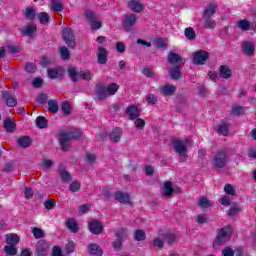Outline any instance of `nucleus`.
<instances>
[{"label": "nucleus", "instance_id": "obj_47", "mask_svg": "<svg viewBox=\"0 0 256 256\" xmlns=\"http://www.w3.org/2000/svg\"><path fill=\"white\" fill-rule=\"evenodd\" d=\"M52 9L56 13H60V11H63V3H61L59 0H53Z\"/></svg>", "mask_w": 256, "mask_h": 256}, {"label": "nucleus", "instance_id": "obj_10", "mask_svg": "<svg viewBox=\"0 0 256 256\" xmlns=\"http://www.w3.org/2000/svg\"><path fill=\"white\" fill-rule=\"evenodd\" d=\"M90 233L93 235H101L103 233V223L99 220H93L88 224Z\"/></svg>", "mask_w": 256, "mask_h": 256}, {"label": "nucleus", "instance_id": "obj_62", "mask_svg": "<svg viewBox=\"0 0 256 256\" xmlns=\"http://www.w3.org/2000/svg\"><path fill=\"white\" fill-rule=\"evenodd\" d=\"M146 101L148 105H155L157 104V97L153 94H148L146 97Z\"/></svg>", "mask_w": 256, "mask_h": 256}, {"label": "nucleus", "instance_id": "obj_49", "mask_svg": "<svg viewBox=\"0 0 256 256\" xmlns=\"http://www.w3.org/2000/svg\"><path fill=\"white\" fill-rule=\"evenodd\" d=\"M35 9L33 8H26L25 16L28 21H33L36 17Z\"/></svg>", "mask_w": 256, "mask_h": 256}, {"label": "nucleus", "instance_id": "obj_36", "mask_svg": "<svg viewBox=\"0 0 256 256\" xmlns=\"http://www.w3.org/2000/svg\"><path fill=\"white\" fill-rule=\"evenodd\" d=\"M114 233L117 239H120L121 241H125V239H127V229L125 228L116 229Z\"/></svg>", "mask_w": 256, "mask_h": 256}, {"label": "nucleus", "instance_id": "obj_37", "mask_svg": "<svg viewBox=\"0 0 256 256\" xmlns=\"http://www.w3.org/2000/svg\"><path fill=\"white\" fill-rule=\"evenodd\" d=\"M48 111L50 113H57V111H59V104L57 103V101L55 100H49L48 101Z\"/></svg>", "mask_w": 256, "mask_h": 256}, {"label": "nucleus", "instance_id": "obj_33", "mask_svg": "<svg viewBox=\"0 0 256 256\" xmlns=\"http://www.w3.org/2000/svg\"><path fill=\"white\" fill-rule=\"evenodd\" d=\"M85 17H86L87 21L90 23H92L93 21H99V16L93 10H87L85 12Z\"/></svg>", "mask_w": 256, "mask_h": 256}, {"label": "nucleus", "instance_id": "obj_63", "mask_svg": "<svg viewBox=\"0 0 256 256\" xmlns=\"http://www.w3.org/2000/svg\"><path fill=\"white\" fill-rule=\"evenodd\" d=\"M67 253H75V242L70 241L66 244Z\"/></svg>", "mask_w": 256, "mask_h": 256}, {"label": "nucleus", "instance_id": "obj_23", "mask_svg": "<svg viewBox=\"0 0 256 256\" xmlns=\"http://www.w3.org/2000/svg\"><path fill=\"white\" fill-rule=\"evenodd\" d=\"M37 31V25L32 24L25 26L22 30L21 33L24 35V37H33V34Z\"/></svg>", "mask_w": 256, "mask_h": 256}, {"label": "nucleus", "instance_id": "obj_64", "mask_svg": "<svg viewBox=\"0 0 256 256\" xmlns=\"http://www.w3.org/2000/svg\"><path fill=\"white\" fill-rule=\"evenodd\" d=\"M235 252L230 247H226L222 251V256H234Z\"/></svg>", "mask_w": 256, "mask_h": 256}, {"label": "nucleus", "instance_id": "obj_55", "mask_svg": "<svg viewBox=\"0 0 256 256\" xmlns=\"http://www.w3.org/2000/svg\"><path fill=\"white\" fill-rule=\"evenodd\" d=\"M154 247H158V249H163L165 247V241H163L159 237H155L153 240Z\"/></svg>", "mask_w": 256, "mask_h": 256}, {"label": "nucleus", "instance_id": "obj_4", "mask_svg": "<svg viewBox=\"0 0 256 256\" xmlns=\"http://www.w3.org/2000/svg\"><path fill=\"white\" fill-rule=\"evenodd\" d=\"M62 37L69 49H75V47H77L75 33L71 28H64L62 31Z\"/></svg>", "mask_w": 256, "mask_h": 256}, {"label": "nucleus", "instance_id": "obj_45", "mask_svg": "<svg viewBox=\"0 0 256 256\" xmlns=\"http://www.w3.org/2000/svg\"><path fill=\"white\" fill-rule=\"evenodd\" d=\"M47 73H48V77H50V79H58L60 77L59 69H57V68H49L47 70Z\"/></svg>", "mask_w": 256, "mask_h": 256}, {"label": "nucleus", "instance_id": "obj_40", "mask_svg": "<svg viewBox=\"0 0 256 256\" xmlns=\"http://www.w3.org/2000/svg\"><path fill=\"white\" fill-rule=\"evenodd\" d=\"M37 18L39 19V22L41 23V25H47V23H49V14H47L46 12H40L37 15Z\"/></svg>", "mask_w": 256, "mask_h": 256}, {"label": "nucleus", "instance_id": "obj_48", "mask_svg": "<svg viewBox=\"0 0 256 256\" xmlns=\"http://www.w3.org/2000/svg\"><path fill=\"white\" fill-rule=\"evenodd\" d=\"M70 191L72 193H77L79 191H81V182L79 181H73L70 183Z\"/></svg>", "mask_w": 256, "mask_h": 256}, {"label": "nucleus", "instance_id": "obj_6", "mask_svg": "<svg viewBox=\"0 0 256 256\" xmlns=\"http://www.w3.org/2000/svg\"><path fill=\"white\" fill-rule=\"evenodd\" d=\"M49 249H51V244L46 240H39L35 246V255L37 256H47L49 255Z\"/></svg>", "mask_w": 256, "mask_h": 256}, {"label": "nucleus", "instance_id": "obj_38", "mask_svg": "<svg viewBox=\"0 0 256 256\" xmlns=\"http://www.w3.org/2000/svg\"><path fill=\"white\" fill-rule=\"evenodd\" d=\"M164 241L168 243V245H172V243H175L177 241V235L168 232L164 234Z\"/></svg>", "mask_w": 256, "mask_h": 256}, {"label": "nucleus", "instance_id": "obj_16", "mask_svg": "<svg viewBox=\"0 0 256 256\" xmlns=\"http://www.w3.org/2000/svg\"><path fill=\"white\" fill-rule=\"evenodd\" d=\"M16 143L18 146H20L22 149H27L31 147V137L29 136H21L16 140Z\"/></svg>", "mask_w": 256, "mask_h": 256}, {"label": "nucleus", "instance_id": "obj_61", "mask_svg": "<svg viewBox=\"0 0 256 256\" xmlns=\"http://www.w3.org/2000/svg\"><path fill=\"white\" fill-rule=\"evenodd\" d=\"M155 44L158 49H165L167 47V42L163 38L156 39Z\"/></svg>", "mask_w": 256, "mask_h": 256}, {"label": "nucleus", "instance_id": "obj_21", "mask_svg": "<svg viewBox=\"0 0 256 256\" xmlns=\"http://www.w3.org/2000/svg\"><path fill=\"white\" fill-rule=\"evenodd\" d=\"M121 135H123V130L119 127L114 128L110 133V141H113V143H119V141H121Z\"/></svg>", "mask_w": 256, "mask_h": 256}, {"label": "nucleus", "instance_id": "obj_27", "mask_svg": "<svg viewBox=\"0 0 256 256\" xmlns=\"http://www.w3.org/2000/svg\"><path fill=\"white\" fill-rule=\"evenodd\" d=\"M175 91H177V88L173 85H164L160 91L161 95H166L168 97H171L175 95Z\"/></svg>", "mask_w": 256, "mask_h": 256}, {"label": "nucleus", "instance_id": "obj_50", "mask_svg": "<svg viewBox=\"0 0 256 256\" xmlns=\"http://www.w3.org/2000/svg\"><path fill=\"white\" fill-rule=\"evenodd\" d=\"M4 253H6V255H16L17 254V248L16 246H12V245H8L4 247Z\"/></svg>", "mask_w": 256, "mask_h": 256}, {"label": "nucleus", "instance_id": "obj_42", "mask_svg": "<svg viewBox=\"0 0 256 256\" xmlns=\"http://www.w3.org/2000/svg\"><path fill=\"white\" fill-rule=\"evenodd\" d=\"M198 205L202 209H209V207H211V201L205 197H201L199 199Z\"/></svg>", "mask_w": 256, "mask_h": 256}, {"label": "nucleus", "instance_id": "obj_52", "mask_svg": "<svg viewBox=\"0 0 256 256\" xmlns=\"http://www.w3.org/2000/svg\"><path fill=\"white\" fill-rule=\"evenodd\" d=\"M145 238H146L145 231H143V230L135 231L134 239H136V241H145Z\"/></svg>", "mask_w": 256, "mask_h": 256}, {"label": "nucleus", "instance_id": "obj_3", "mask_svg": "<svg viewBox=\"0 0 256 256\" xmlns=\"http://www.w3.org/2000/svg\"><path fill=\"white\" fill-rule=\"evenodd\" d=\"M191 140H189V138H186L183 140L180 139H174L172 140V147L174 149L175 152L178 153V155H180L181 157H185V155H187V143H189Z\"/></svg>", "mask_w": 256, "mask_h": 256}, {"label": "nucleus", "instance_id": "obj_7", "mask_svg": "<svg viewBox=\"0 0 256 256\" xmlns=\"http://www.w3.org/2000/svg\"><path fill=\"white\" fill-rule=\"evenodd\" d=\"M209 59V52L205 50H198L193 54L192 62L194 65H205Z\"/></svg>", "mask_w": 256, "mask_h": 256}, {"label": "nucleus", "instance_id": "obj_60", "mask_svg": "<svg viewBox=\"0 0 256 256\" xmlns=\"http://www.w3.org/2000/svg\"><path fill=\"white\" fill-rule=\"evenodd\" d=\"M209 221V218L205 214H199L196 217V223H199L200 225H203V223H207Z\"/></svg>", "mask_w": 256, "mask_h": 256}, {"label": "nucleus", "instance_id": "obj_26", "mask_svg": "<svg viewBox=\"0 0 256 256\" xmlns=\"http://www.w3.org/2000/svg\"><path fill=\"white\" fill-rule=\"evenodd\" d=\"M3 127H4L5 131H7V133H13V131H15V128L17 127V125L15 124V121H13V119L8 118L3 121Z\"/></svg>", "mask_w": 256, "mask_h": 256}, {"label": "nucleus", "instance_id": "obj_13", "mask_svg": "<svg viewBox=\"0 0 256 256\" xmlns=\"http://www.w3.org/2000/svg\"><path fill=\"white\" fill-rule=\"evenodd\" d=\"M115 200L124 205H131V196L127 193L118 191L114 194Z\"/></svg>", "mask_w": 256, "mask_h": 256}, {"label": "nucleus", "instance_id": "obj_8", "mask_svg": "<svg viewBox=\"0 0 256 256\" xmlns=\"http://www.w3.org/2000/svg\"><path fill=\"white\" fill-rule=\"evenodd\" d=\"M137 23V14H126L122 20L125 31H131V28Z\"/></svg>", "mask_w": 256, "mask_h": 256}, {"label": "nucleus", "instance_id": "obj_20", "mask_svg": "<svg viewBox=\"0 0 256 256\" xmlns=\"http://www.w3.org/2000/svg\"><path fill=\"white\" fill-rule=\"evenodd\" d=\"M168 73L173 81H179L181 79V65L172 67Z\"/></svg>", "mask_w": 256, "mask_h": 256}, {"label": "nucleus", "instance_id": "obj_44", "mask_svg": "<svg viewBox=\"0 0 256 256\" xmlns=\"http://www.w3.org/2000/svg\"><path fill=\"white\" fill-rule=\"evenodd\" d=\"M238 27L242 31H249L251 29V23H249L247 20H240L238 21Z\"/></svg>", "mask_w": 256, "mask_h": 256}, {"label": "nucleus", "instance_id": "obj_43", "mask_svg": "<svg viewBox=\"0 0 256 256\" xmlns=\"http://www.w3.org/2000/svg\"><path fill=\"white\" fill-rule=\"evenodd\" d=\"M32 233L35 239H43V237H45V232L41 228H32Z\"/></svg>", "mask_w": 256, "mask_h": 256}, {"label": "nucleus", "instance_id": "obj_22", "mask_svg": "<svg viewBox=\"0 0 256 256\" xmlns=\"http://www.w3.org/2000/svg\"><path fill=\"white\" fill-rule=\"evenodd\" d=\"M5 239H6L7 245H12V246L19 245V241H21V239L19 238V235L14 233L7 234L5 236Z\"/></svg>", "mask_w": 256, "mask_h": 256}, {"label": "nucleus", "instance_id": "obj_30", "mask_svg": "<svg viewBox=\"0 0 256 256\" xmlns=\"http://www.w3.org/2000/svg\"><path fill=\"white\" fill-rule=\"evenodd\" d=\"M220 77L222 79H229L231 77V68L227 65L220 66Z\"/></svg>", "mask_w": 256, "mask_h": 256}, {"label": "nucleus", "instance_id": "obj_34", "mask_svg": "<svg viewBox=\"0 0 256 256\" xmlns=\"http://www.w3.org/2000/svg\"><path fill=\"white\" fill-rule=\"evenodd\" d=\"M68 75L73 83H77V81H79V72H77V68H69Z\"/></svg>", "mask_w": 256, "mask_h": 256}, {"label": "nucleus", "instance_id": "obj_18", "mask_svg": "<svg viewBox=\"0 0 256 256\" xmlns=\"http://www.w3.org/2000/svg\"><path fill=\"white\" fill-rule=\"evenodd\" d=\"M128 8L134 13H141L143 11V4L139 0H131L128 2Z\"/></svg>", "mask_w": 256, "mask_h": 256}, {"label": "nucleus", "instance_id": "obj_29", "mask_svg": "<svg viewBox=\"0 0 256 256\" xmlns=\"http://www.w3.org/2000/svg\"><path fill=\"white\" fill-rule=\"evenodd\" d=\"M60 51V57L64 61H69L71 59V52L69 51V48L66 46H61L59 48Z\"/></svg>", "mask_w": 256, "mask_h": 256}, {"label": "nucleus", "instance_id": "obj_56", "mask_svg": "<svg viewBox=\"0 0 256 256\" xmlns=\"http://www.w3.org/2000/svg\"><path fill=\"white\" fill-rule=\"evenodd\" d=\"M25 70L27 71V73H35L37 71V66L35 65V63L29 62L26 63Z\"/></svg>", "mask_w": 256, "mask_h": 256}, {"label": "nucleus", "instance_id": "obj_5", "mask_svg": "<svg viewBox=\"0 0 256 256\" xmlns=\"http://www.w3.org/2000/svg\"><path fill=\"white\" fill-rule=\"evenodd\" d=\"M231 237L229 236V228L224 227L218 230V235L216 236L213 247H217L218 245H223L229 241Z\"/></svg>", "mask_w": 256, "mask_h": 256}, {"label": "nucleus", "instance_id": "obj_19", "mask_svg": "<svg viewBox=\"0 0 256 256\" xmlns=\"http://www.w3.org/2000/svg\"><path fill=\"white\" fill-rule=\"evenodd\" d=\"M88 253L91 256H102L103 255V250L101 247L95 243H91L88 246Z\"/></svg>", "mask_w": 256, "mask_h": 256}, {"label": "nucleus", "instance_id": "obj_39", "mask_svg": "<svg viewBox=\"0 0 256 256\" xmlns=\"http://www.w3.org/2000/svg\"><path fill=\"white\" fill-rule=\"evenodd\" d=\"M119 91V85L116 83H111L106 87V93L107 95H115Z\"/></svg>", "mask_w": 256, "mask_h": 256}, {"label": "nucleus", "instance_id": "obj_17", "mask_svg": "<svg viewBox=\"0 0 256 256\" xmlns=\"http://www.w3.org/2000/svg\"><path fill=\"white\" fill-rule=\"evenodd\" d=\"M126 115L128 119H131L132 121L134 119H137V117H139V108H137V106L135 105L128 106L126 110Z\"/></svg>", "mask_w": 256, "mask_h": 256}, {"label": "nucleus", "instance_id": "obj_11", "mask_svg": "<svg viewBox=\"0 0 256 256\" xmlns=\"http://www.w3.org/2000/svg\"><path fill=\"white\" fill-rule=\"evenodd\" d=\"M107 87L103 83L96 84L95 97L98 101H105L107 99Z\"/></svg>", "mask_w": 256, "mask_h": 256}, {"label": "nucleus", "instance_id": "obj_59", "mask_svg": "<svg viewBox=\"0 0 256 256\" xmlns=\"http://www.w3.org/2000/svg\"><path fill=\"white\" fill-rule=\"evenodd\" d=\"M96 160L97 156L95 154L86 153V161L89 165H95Z\"/></svg>", "mask_w": 256, "mask_h": 256}, {"label": "nucleus", "instance_id": "obj_28", "mask_svg": "<svg viewBox=\"0 0 256 256\" xmlns=\"http://www.w3.org/2000/svg\"><path fill=\"white\" fill-rule=\"evenodd\" d=\"M163 197H173V183L167 181L164 182V190L162 193Z\"/></svg>", "mask_w": 256, "mask_h": 256}, {"label": "nucleus", "instance_id": "obj_32", "mask_svg": "<svg viewBox=\"0 0 256 256\" xmlns=\"http://www.w3.org/2000/svg\"><path fill=\"white\" fill-rule=\"evenodd\" d=\"M59 175L64 183L71 181V174L64 168H59Z\"/></svg>", "mask_w": 256, "mask_h": 256}, {"label": "nucleus", "instance_id": "obj_25", "mask_svg": "<svg viewBox=\"0 0 256 256\" xmlns=\"http://www.w3.org/2000/svg\"><path fill=\"white\" fill-rule=\"evenodd\" d=\"M242 51H244V53H246V55H253V53H255V44H253V42H243L242 43Z\"/></svg>", "mask_w": 256, "mask_h": 256}, {"label": "nucleus", "instance_id": "obj_58", "mask_svg": "<svg viewBox=\"0 0 256 256\" xmlns=\"http://www.w3.org/2000/svg\"><path fill=\"white\" fill-rule=\"evenodd\" d=\"M62 111L64 115H71V104L69 102H63Z\"/></svg>", "mask_w": 256, "mask_h": 256}, {"label": "nucleus", "instance_id": "obj_12", "mask_svg": "<svg viewBox=\"0 0 256 256\" xmlns=\"http://www.w3.org/2000/svg\"><path fill=\"white\" fill-rule=\"evenodd\" d=\"M97 63L99 65H106L108 61L109 52L107 51V48L99 47L97 52Z\"/></svg>", "mask_w": 256, "mask_h": 256}, {"label": "nucleus", "instance_id": "obj_51", "mask_svg": "<svg viewBox=\"0 0 256 256\" xmlns=\"http://www.w3.org/2000/svg\"><path fill=\"white\" fill-rule=\"evenodd\" d=\"M224 191L226 195H231L232 197H235V195H237V192H235V188L231 184H226L224 186Z\"/></svg>", "mask_w": 256, "mask_h": 256}, {"label": "nucleus", "instance_id": "obj_35", "mask_svg": "<svg viewBox=\"0 0 256 256\" xmlns=\"http://www.w3.org/2000/svg\"><path fill=\"white\" fill-rule=\"evenodd\" d=\"M216 131L217 133H219V135H223L224 137H227V135H229V125L227 124H222L216 127Z\"/></svg>", "mask_w": 256, "mask_h": 256}, {"label": "nucleus", "instance_id": "obj_31", "mask_svg": "<svg viewBox=\"0 0 256 256\" xmlns=\"http://www.w3.org/2000/svg\"><path fill=\"white\" fill-rule=\"evenodd\" d=\"M184 35L188 41H195V38L197 37V33H195V30L192 27L185 28Z\"/></svg>", "mask_w": 256, "mask_h": 256}, {"label": "nucleus", "instance_id": "obj_2", "mask_svg": "<svg viewBox=\"0 0 256 256\" xmlns=\"http://www.w3.org/2000/svg\"><path fill=\"white\" fill-rule=\"evenodd\" d=\"M231 151V148H224L218 150L213 157V165L215 169H225L227 167V153Z\"/></svg>", "mask_w": 256, "mask_h": 256}, {"label": "nucleus", "instance_id": "obj_9", "mask_svg": "<svg viewBox=\"0 0 256 256\" xmlns=\"http://www.w3.org/2000/svg\"><path fill=\"white\" fill-rule=\"evenodd\" d=\"M167 61L170 65H180V67H183L187 60L175 52H170L168 54Z\"/></svg>", "mask_w": 256, "mask_h": 256}, {"label": "nucleus", "instance_id": "obj_24", "mask_svg": "<svg viewBox=\"0 0 256 256\" xmlns=\"http://www.w3.org/2000/svg\"><path fill=\"white\" fill-rule=\"evenodd\" d=\"M66 227L71 231V233H79V225L77 224V220L74 218H69L66 221Z\"/></svg>", "mask_w": 256, "mask_h": 256}, {"label": "nucleus", "instance_id": "obj_1", "mask_svg": "<svg viewBox=\"0 0 256 256\" xmlns=\"http://www.w3.org/2000/svg\"><path fill=\"white\" fill-rule=\"evenodd\" d=\"M81 135L83 134L79 131L60 132L58 140L60 142L62 151H69V149H71V144L69 141L79 139Z\"/></svg>", "mask_w": 256, "mask_h": 256}, {"label": "nucleus", "instance_id": "obj_14", "mask_svg": "<svg viewBox=\"0 0 256 256\" xmlns=\"http://www.w3.org/2000/svg\"><path fill=\"white\" fill-rule=\"evenodd\" d=\"M216 11H217V5H215L213 3H208L203 12L204 19L213 17V15H215Z\"/></svg>", "mask_w": 256, "mask_h": 256}, {"label": "nucleus", "instance_id": "obj_57", "mask_svg": "<svg viewBox=\"0 0 256 256\" xmlns=\"http://www.w3.org/2000/svg\"><path fill=\"white\" fill-rule=\"evenodd\" d=\"M79 77L84 81H91L93 75L91 74L90 71H85V72H79Z\"/></svg>", "mask_w": 256, "mask_h": 256}, {"label": "nucleus", "instance_id": "obj_53", "mask_svg": "<svg viewBox=\"0 0 256 256\" xmlns=\"http://www.w3.org/2000/svg\"><path fill=\"white\" fill-rule=\"evenodd\" d=\"M245 108L243 106L235 105L232 107V115H243Z\"/></svg>", "mask_w": 256, "mask_h": 256}, {"label": "nucleus", "instance_id": "obj_15", "mask_svg": "<svg viewBox=\"0 0 256 256\" xmlns=\"http://www.w3.org/2000/svg\"><path fill=\"white\" fill-rule=\"evenodd\" d=\"M2 98L5 99L7 107H16L17 99L11 93L3 91Z\"/></svg>", "mask_w": 256, "mask_h": 256}, {"label": "nucleus", "instance_id": "obj_46", "mask_svg": "<svg viewBox=\"0 0 256 256\" xmlns=\"http://www.w3.org/2000/svg\"><path fill=\"white\" fill-rule=\"evenodd\" d=\"M217 23L212 18H204V27L206 29H214Z\"/></svg>", "mask_w": 256, "mask_h": 256}, {"label": "nucleus", "instance_id": "obj_54", "mask_svg": "<svg viewBox=\"0 0 256 256\" xmlns=\"http://www.w3.org/2000/svg\"><path fill=\"white\" fill-rule=\"evenodd\" d=\"M142 73L143 75H145V77H148L150 79H153V77H155V72L148 66L143 68Z\"/></svg>", "mask_w": 256, "mask_h": 256}, {"label": "nucleus", "instance_id": "obj_41", "mask_svg": "<svg viewBox=\"0 0 256 256\" xmlns=\"http://www.w3.org/2000/svg\"><path fill=\"white\" fill-rule=\"evenodd\" d=\"M36 125L39 129H45V127H47V118L43 116H38L36 118Z\"/></svg>", "mask_w": 256, "mask_h": 256}]
</instances>
